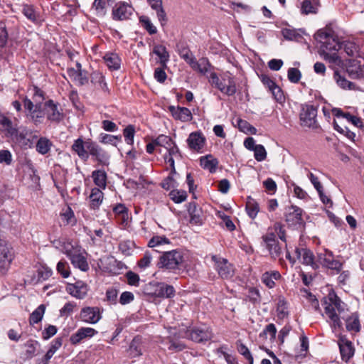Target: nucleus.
I'll list each match as a JSON object with an SVG mask.
<instances>
[{
    "label": "nucleus",
    "instance_id": "nucleus-1",
    "mask_svg": "<svg viewBox=\"0 0 364 364\" xmlns=\"http://www.w3.org/2000/svg\"><path fill=\"white\" fill-rule=\"evenodd\" d=\"M321 46V55L331 63L339 65L341 62L338 51L342 48L338 38L330 30H319L315 35Z\"/></svg>",
    "mask_w": 364,
    "mask_h": 364
},
{
    "label": "nucleus",
    "instance_id": "nucleus-2",
    "mask_svg": "<svg viewBox=\"0 0 364 364\" xmlns=\"http://www.w3.org/2000/svg\"><path fill=\"white\" fill-rule=\"evenodd\" d=\"M209 82L222 94L231 97L237 92L235 77L230 72L226 71L218 75L211 73L209 77Z\"/></svg>",
    "mask_w": 364,
    "mask_h": 364
},
{
    "label": "nucleus",
    "instance_id": "nucleus-3",
    "mask_svg": "<svg viewBox=\"0 0 364 364\" xmlns=\"http://www.w3.org/2000/svg\"><path fill=\"white\" fill-rule=\"evenodd\" d=\"M184 259L181 252H163L159 257L157 267L159 269L176 273L184 268Z\"/></svg>",
    "mask_w": 364,
    "mask_h": 364
},
{
    "label": "nucleus",
    "instance_id": "nucleus-4",
    "mask_svg": "<svg viewBox=\"0 0 364 364\" xmlns=\"http://www.w3.org/2000/svg\"><path fill=\"white\" fill-rule=\"evenodd\" d=\"M143 293L152 299H170L175 296L176 290L164 282H151L144 287Z\"/></svg>",
    "mask_w": 364,
    "mask_h": 364
},
{
    "label": "nucleus",
    "instance_id": "nucleus-5",
    "mask_svg": "<svg viewBox=\"0 0 364 364\" xmlns=\"http://www.w3.org/2000/svg\"><path fill=\"white\" fill-rule=\"evenodd\" d=\"M23 105L25 115L36 125L40 124L45 114L42 103L35 100L34 104L31 99L25 97L23 100Z\"/></svg>",
    "mask_w": 364,
    "mask_h": 364
},
{
    "label": "nucleus",
    "instance_id": "nucleus-6",
    "mask_svg": "<svg viewBox=\"0 0 364 364\" xmlns=\"http://www.w3.org/2000/svg\"><path fill=\"white\" fill-rule=\"evenodd\" d=\"M186 336L195 343H205L212 338L213 334L208 327L201 326L190 328L186 331Z\"/></svg>",
    "mask_w": 364,
    "mask_h": 364
},
{
    "label": "nucleus",
    "instance_id": "nucleus-7",
    "mask_svg": "<svg viewBox=\"0 0 364 364\" xmlns=\"http://www.w3.org/2000/svg\"><path fill=\"white\" fill-rule=\"evenodd\" d=\"M212 260L215 262V268L222 279H228L234 276L233 265L227 259L213 255Z\"/></svg>",
    "mask_w": 364,
    "mask_h": 364
},
{
    "label": "nucleus",
    "instance_id": "nucleus-8",
    "mask_svg": "<svg viewBox=\"0 0 364 364\" xmlns=\"http://www.w3.org/2000/svg\"><path fill=\"white\" fill-rule=\"evenodd\" d=\"M317 108L312 105H302L299 114L301 124L307 127H316Z\"/></svg>",
    "mask_w": 364,
    "mask_h": 364
},
{
    "label": "nucleus",
    "instance_id": "nucleus-9",
    "mask_svg": "<svg viewBox=\"0 0 364 364\" xmlns=\"http://www.w3.org/2000/svg\"><path fill=\"white\" fill-rule=\"evenodd\" d=\"M132 6L125 1L117 2L112 9V17L114 21H125L133 14Z\"/></svg>",
    "mask_w": 364,
    "mask_h": 364
},
{
    "label": "nucleus",
    "instance_id": "nucleus-10",
    "mask_svg": "<svg viewBox=\"0 0 364 364\" xmlns=\"http://www.w3.org/2000/svg\"><path fill=\"white\" fill-rule=\"evenodd\" d=\"M87 150L89 156H92L100 164L106 166L109 164V156L99 145L92 140H88Z\"/></svg>",
    "mask_w": 364,
    "mask_h": 364
},
{
    "label": "nucleus",
    "instance_id": "nucleus-11",
    "mask_svg": "<svg viewBox=\"0 0 364 364\" xmlns=\"http://www.w3.org/2000/svg\"><path fill=\"white\" fill-rule=\"evenodd\" d=\"M47 119L51 122H60L63 118V113L59 109V104L53 100L46 101L44 104Z\"/></svg>",
    "mask_w": 364,
    "mask_h": 364
},
{
    "label": "nucleus",
    "instance_id": "nucleus-12",
    "mask_svg": "<svg viewBox=\"0 0 364 364\" xmlns=\"http://www.w3.org/2000/svg\"><path fill=\"white\" fill-rule=\"evenodd\" d=\"M67 73L70 78L80 86H83L88 83L87 72L82 69V65L79 62H76V68H68Z\"/></svg>",
    "mask_w": 364,
    "mask_h": 364
},
{
    "label": "nucleus",
    "instance_id": "nucleus-13",
    "mask_svg": "<svg viewBox=\"0 0 364 364\" xmlns=\"http://www.w3.org/2000/svg\"><path fill=\"white\" fill-rule=\"evenodd\" d=\"M318 259L322 266L335 270L336 274L339 273L342 269V262L334 257L332 252L321 253L318 255Z\"/></svg>",
    "mask_w": 364,
    "mask_h": 364
},
{
    "label": "nucleus",
    "instance_id": "nucleus-14",
    "mask_svg": "<svg viewBox=\"0 0 364 364\" xmlns=\"http://www.w3.org/2000/svg\"><path fill=\"white\" fill-rule=\"evenodd\" d=\"M101 314L102 311H100L99 307L86 306L81 309L80 318L81 321L85 323L95 324L101 319Z\"/></svg>",
    "mask_w": 364,
    "mask_h": 364
},
{
    "label": "nucleus",
    "instance_id": "nucleus-15",
    "mask_svg": "<svg viewBox=\"0 0 364 364\" xmlns=\"http://www.w3.org/2000/svg\"><path fill=\"white\" fill-rule=\"evenodd\" d=\"M346 72L351 79L364 78V63L357 59L349 60L346 63Z\"/></svg>",
    "mask_w": 364,
    "mask_h": 364
},
{
    "label": "nucleus",
    "instance_id": "nucleus-16",
    "mask_svg": "<svg viewBox=\"0 0 364 364\" xmlns=\"http://www.w3.org/2000/svg\"><path fill=\"white\" fill-rule=\"evenodd\" d=\"M205 141V137L200 132H194L189 134L187 144L190 149L199 152L204 147Z\"/></svg>",
    "mask_w": 364,
    "mask_h": 364
},
{
    "label": "nucleus",
    "instance_id": "nucleus-17",
    "mask_svg": "<svg viewBox=\"0 0 364 364\" xmlns=\"http://www.w3.org/2000/svg\"><path fill=\"white\" fill-rule=\"evenodd\" d=\"M0 132H4L7 137L18 135L16 124H14L11 119L1 113H0Z\"/></svg>",
    "mask_w": 364,
    "mask_h": 364
},
{
    "label": "nucleus",
    "instance_id": "nucleus-18",
    "mask_svg": "<svg viewBox=\"0 0 364 364\" xmlns=\"http://www.w3.org/2000/svg\"><path fill=\"white\" fill-rule=\"evenodd\" d=\"M88 140L84 141L81 137L75 139L71 146V150L76 154L83 161H87L89 159L87 150Z\"/></svg>",
    "mask_w": 364,
    "mask_h": 364
},
{
    "label": "nucleus",
    "instance_id": "nucleus-19",
    "mask_svg": "<svg viewBox=\"0 0 364 364\" xmlns=\"http://www.w3.org/2000/svg\"><path fill=\"white\" fill-rule=\"evenodd\" d=\"M302 212L301 208L292 205L287 213L286 221L289 225L301 226L303 223Z\"/></svg>",
    "mask_w": 364,
    "mask_h": 364
},
{
    "label": "nucleus",
    "instance_id": "nucleus-20",
    "mask_svg": "<svg viewBox=\"0 0 364 364\" xmlns=\"http://www.w3.org/2000/svg\"><path fill=\"white\" fill-rule=\"evenodd\" d=\"M97 333V331L92 328L81 327L70 336V341L73 345H77L85 338H92Z\"/></svg>",
    "mask_w": 364,
    "mask_h": 364
},
{
    "label": "nucleus",
    "instance_id": "nucleus-21",
    "mask_svg": "<svg viewBox=\"0 0 364 364\" xmlns=\"http://www.w3.org/2000/svg\"><path fill=\"white\" fill-rule=\"evenodd\" d=\"M166 152L164 156V161L166 164H168L170 168L172 169V173H176L174 158L181 157L179 149L177 145L173 141V144L168 146L166 149Z\"/></svg>",
    "mask_w": 364,
    "mask_h": 364
},
{
    "label": "nucleus",
    "instance_id": "nucleus-22",
    "mask_svg": "<svg viewBox=\"0 0 364 364\" xmlns=\"http://www.w3.org/2000/svg\"><path fill=\"white\" fill-rule=\"evenodd\" d=\"M68 257L70 258L71 263L74 267L79 268L83 272L89 269V265L85 255L80 252H75L76 254H73V252H65Z\"/></svg>",
    "mask_w": 364,
    "mask_h": 364
},
{
    "label": "nucleus",
    "instance_id": "nucleus-23",
    "mask_svg": "<svg viewBox=\"0 0 364 364\" xmlns=\"http://www.w3.org/2000/svg\"><path fill=\"white\" fill-rule=\"evenodd\" d=\"M188 213L190 216V223L196 225L203 224L202 210L195 202L189 203Z\"/></svg>",
    "mask_w": 364,
    "mask_h": 364
},
{
    "label": "nucleus",
    "instance_id": "nucleus-24",
    "mask_svg": "<svg viewBox=\"0 0 364 364\" xmlns=\"http://www.w3.org/2000/svg\"><path fill=\"white\" fill-rule=\"evenodd\" d=\"M169 111L171 112L173 118L176 120L181 122H189L193 119L192 114L190 109L183 107H174L170 106Z\"/></svg>",
    "mask_w": 364,
    "mask_h": 364
},
{
    "label": "nucleus",
    "instance_id": "nucleus-25",
    "mask_svg": "<svg viewBox=\"0 0 364 364\" xmlns=\"http://www.w3.org/2000/svg\"><path fill=\"white\" fill-rule=\"evenodd\" d=\"M321 7L320 0H303L300 12L302 15L316 14Z\"/></svg>",
    "mask_w": 364,
    "mask_h": 364
},
{
    "label": "nucleus",
    "instance_id": "nucleus-26",
    "mask_svg": "<svg viewBox=\"0 0 364 364\" xmlns=\"http://www.w3.org/2000/svg\"><path fill=\"white\" fill-rule=\"evenodd\" d=\"M342 360L347 363L354 355V348L350 341L341 338L338 343Z\"/></svg>",
    "mask_w": 364,
    "mask_h": 364
},
{
    "label": "nucleus",
    "instance_id": "nucleus-27",
    "mask_svg": "<svg viewBox=\"0 0 364 364\" xmlns=\"http://www.w3.org/2000/svg\"><path fill=\"white\" fill-rule=\"evenodd\" d=\"M189 66L193 71L201 75H205L211 67V64L207 58H201L198 60L195 59L190 63Z\"/></svg>",
    "mask_w": 364,
    "mask_h": 364
},
{
    "label": "nucleus",
    "instance_id": "nucleus-28",
    "mask_svg": "<svg viewBox=\"0 0 364 364\" xmlns=\"http://www.w3.org/2000/svg\"><path fill=\"white\" fill-rule=\"evenodd\" d=\"M90 80L93 85L97 86L98 89L101 90L103 92L106 94L109 93V87L105 82V77L102 73L93 71L90 75Z\"/></svg>",
    "mask_w": 364,
    "mask_h": 364
},
{
    "label": "nucleus",
    "instance_id": "nucleus-29",
    "mask_svg": "<svg viewBox=\"0 0 364 364\" xmlns=\"http://www.w3.org/2000/svg\"><path fill=\"white\" fill-rule=\"evenodd\" d=\"M152 53L159 57L160 65L164 68H167V63L169 61L170 55L166 48L161 44L155 45L153 48Z\"/></svg>",
    "mask_w": 364,
    "mask_h": 364
},
{
    "label": "nucleus",
    "instance_id": "nucleus-30",
    "mask_svg": "<svg viewBox=\"0 0 364 364\" xmlns=\"http://www.w3.org/2000/svg\"><path fill=\"white\" fill-rule=\"evenodd\" d=\"M333 80L336 85L343 90H356V85L348 80L344 74H341L340 71L335 70L333 73Z\"/></svg>",
    "mask_w": 364,
    "mask_h": 364
},
{
    "label": "nucleus",
    "instance_id": "nucleus-31",
    "mask_svg": "<svg viewBox=\"0 0 364 364\" xmlns=\"http://www.w3.org/2000/svg\"><path fill=\"white\" fill-rule=\"evenodd\" d=\"M104 198V193L101 189L93 188L91 190L90 199V208L92 210H97L101 205Z\"/></svg>",
    "mask_w": 364,
    "mask_h": 364
},
{
    "label": "nucleus",
    "instance_id": "nucleus-32",
    "mask_svg": "<svg viewBox=\"0 0 364 364\" xmlns=\"http://www.w3.org/2000/svg\"><path fill=\"white\" fill-rule=\"evenodd\" d=\"M103 59L109 70H119L121 66V58L117 53L112 52L107 53L104 55Z\"/></svg>",
    "mask_w": 364,
    "mask_h": 364
},
{
    "label": "nucleus",
    "instance_id": "nucleus-33",
    "mask_svg": "<svg viewBox=\"0 0 364 364\" xmlns=\"http://www.w3.org/2000/svg\"><path fill=\"white\" fill-rule=\"evenodd\" d=\"M282 275L278 271L265 272L262 274L261 280L268 288L272 289L275 286L274 280H279Z\"/></svg>",
    "mask_w": 364,
    "mask_h": 364
},
{
    "label": "nucleus",
    "instance_id": "nucleus-34",
    "mask_svg": "<svg viewBox=\"0 0 364 364\" xmlns=\"http://www.w3.org/2000/svg\"><path fill=\"white\" fill-rule=\"evenodd\" d=\"M346 327L348 331L359 332L360 331V323L358 313H353L346 320Z\"/></svg>",
    "mask_w": 364,
    "mask_h": 364
},
{
    "label": "nucleus",
    "instance_id": "nucleus-35",
    "mask_svg": "<svg viewBox=\"0 0 364 364\" xmlns=\"http://www.w3.org/2000/svg\"><path fill=\"white\" fill-rule=\"evenodd\" d=\"M14 259L12 252H0V273L5 274Z\"/></svg>",
    "mask_w": 364,
    "mask_h": 364
},
{
    "label": "nucleus",
    "instance_id": "nucleus-36",
    "mask_svg": "<svg viewBox=\"0 0 364 364\" xmlns=\"http://www.w3.org/2000/svg\"><path fill=\"white\" fill-rule=\"evenodd\" d=\"M92 178L97 188L105 189L107 186V173L104 170L93 171Z\"/></svg>",
    "mask_w": 364,
    "mask_h": 364
},
{
    "label": "nucleus",
    "instance_id": "nucleus-37",
    "mask_svg": "<svg viewBox=\"0 0 364 364\" xmlns=\"http://www.w3.org/2000/svg\"><path fill=\"white\" fill-rule=\"evenodd\" d=\"M200 166L208 170L210 173H214L216 171L218 161L213 158L210 154L205 156H202L200 159Z\"/></svg>",
    "mask_w": 364,
    "mask_h": 364
},
{
    "label": "nucleus",
    "instance_id": "nucleus-38",
    "mask_svg": "<svg viewBox=\"0 0 364 364\" xmlns=\"http://www.w3.org/2000/svg\"><path fill=\"white\" fill-rule=\"evenodd\" d=\"M245 209L248 216L252 219H255L259 211V204L251 196H248L247 198Z\"/></svg>",
    "mask_w": 364,
    "mask_h": 364
},
{
    "label": "nucleus",
    "instance_id": "nucleus-39",
    "mask_svg": "<svg viewBox=\"0 0 364 364\" xmlns=\"http://www.w3.org/2000/svg\"><path fill=\"white\" fill-rule=\"evenodd\" d=\"M128 353L132 358H136L142 354L141 341L140 338L136 336L133 338L129 344Z\"/></svg>",
    "mask_w": 364,
    "mask_h": 364
},
{
    "label": "nucleus",
    "instance_id": "nucleus-40",
    "mask_svg": "<svg viewBox=\"0 0 364 364\" xmlns=\"http://www.w3.org/2000/svg\"><path fill=\"white\" fill-rule=\"evenodd\" d=\"M22 14L31 22L38 21L40 14L36 10L35 7L31 4H23L22 6Z\"/></svg>",
    "mask_w": 364,
    "mask_h": 364
},
{
    "label": "nucleus",
    "instance_id": "nucleus-41",
    "mask_svg": "<svg viewBox=\"0 0 364 364\" xmlns=\"http://www.w3.org/2000/svg\"><path fill=\"white\" fill-rule=\"evenodd\" d=\"M262 240L268 250H280L282 249V247H278L276 235L274 232L267 233L262 237Z\"/></svg>",
    "mask_w": 364,
    "mask_h": 364
},
{
    "label": "nucleus",
    "instance_id": "nucleus-42",
    "mask_svg": "<svg viewBox=\"0 0 364 364\" xmlns=\"http://www.w3.org/2000/svg\"><path fill=\"white\" fill-rule=\"evenodd\" d=\"M91 11L97 17H103L107 13V4L104 0H94Z\"/></svg>",
    "mask_w": 364,
    "mask_h": 364
},
{
    "label": "nucleus",
    "instance_id": "nucleus-43",
    "mask_svg": "<svg viewBox=\"0 0 364 364\" xmlns=\"http://www.w3.org/2000/svg\"><path fill=\"white\" fill-rule=\"evenodd\" d=\"M52 145L50 139L46 137H41L36 145V151L39 154L45 155L50 151Z\"/></svg>",
    "mask_w": 364,
    "mask_h": 364
},
{
    "label": "nucleus",
    "instance_id": "nucleus-44",
    "mask_svg": "<svg viewBox=\"0 0 364 364\" xmlns=\"http://www.w3.org/2000/svg\"><path fill=\"white\" fill-rule=\"evenodd\" d=\"M46 311V306L44 304L39 305L30 315L29 323L33 326L41 321L43 314Z\"/></svg>",
    "mask_w": 364,
    "mask_h": 364
},
{
    "label": "nucleus",
    "instance_id": "nucleus-45",
    "mask_svg": "<svg viewBox=\"0 0 364 364\" xmlns=\"http://www.w3.org/2000/svg\"><path fill=\"white\" fill-rule=\"evenodd\" d=\"M277 317L279 319H283L289 315L287 311V303L284 297L280 296L278 299L277 306Z\"/></svg>",
    "mask_w": 364,
    "mask_h": 364
},
{
    "label": "nucleus",
    "instance_id": "nucleus-46",
    "mask_svg": "<svg viewBox=\"0 0 364 364\" xmlns=\"http://www.w3.org/2000/svg\"><path fill=\"white\" fill-rule=\"evenodd\" d=\"M139 22L143 28L150 34L154 35L157 33L156 27L152 23L151 19L146 16H141L139 18Z\"/></svg>",
    "mask_w": 364,
    "mask_h": 364
},
{
    "label": "nucleus",
    "instance_id": "nucleus-47",
    "mask_svg": "<svg viewBox=\"0 0 364 364\" xmlns=\"http://www.w3.org/2000/svg\"><path fill=\"white\" fill-rule=\"evenodd\" d=\"M325 313L328 316L329 318L332 321L335 326H341V322L340 318L331 304H328L325 306Z\"/></svg>",
    "mask_w": 364,
    "mask_h": 364
},
{
    "label": "nucleus",
    "instance_id": "nucleus-48",
    "mask_svg": "<svg viewBox=\"0 0 364 364\" xmlns=\"http://www.w3.org/2000/svg\"><path fill=\"white\" fill-rule=\"evenodd\" d=\"M37 275L38 277L34 282L35 284L41 282L43 281H45L48 279L51 275H52V270L45 266H41L39 269L37 270Z\"/></svg>",
    "mask_w": 364,
    "mask_h": 364
},
{
    "label": "nucleus",
    "instance_id": "nucleus-49",
    "mask_svg": "<svg viewBox=\"0 0 364 364\" xmlns=\"http://www.w3.org/2000/svg\"><path fill=\"white\" fill-rule=\"evenodd\" d=\"M277 328L274 323H269L265 326L264 330L259 333V338H267V335L269 334L270 340L275 341L277 334Z\"/></svg>",
    "mask_w": 364,
    "mask_h": 364
},
{
    "label": "nucleus",
    "instance_id": "nucleus-50",
    "mask_svg": "<svg viewBox=\"0 0 364 364\" xmlns=\"http://www.w3.org/2000/svg\"><path fill=\"white\" fill-rule=\"evenodd\" d=\"M125 142L129 145H133L135 135V128L133 125L127 126L123 130Z\"/></svg>",
    "mask_w": 364,
    "mask_h": 364
},
{
    "label": "nucleus",
    "instance_id": "nucleus-51",
    "mask_svg": "<svg viewBox=\"0 0 364 364\" xmlns=\"http://www.w3.org/2000/svg\"><path fill=\"white\" fill-rule=\"evenodd\" d=\"M176 174V172L172 173V169L171 168L170 174L161 182L162 188L166 190H170L176 187L177 182L174 178V176Z\"/></svg>",
    "mask_w": 364,
    "mask_h": 364
},
{
    "label": "nucleus",
    "instance_id": "nucleus-52",
    "mask_svg": "<svg viewBox=\"0 0 364 364\" xmlns=\"http://www.w3.org/2000/svg\"><path fill=\"white\" fill-rule=\"evenodd\" d=\"M169 240L164 235H156L154 236L148 242L149 247H155L160 246L164 244H169Z\"/></svg>",
    "mask_w": 364,
    "mask_h": 364
},
{
    "label": "nucleus",
    "instance_id": "nucleus-53",
    "mask_svg": "<svg viewBox=\"0 0 364 364\" xmlns=\"http://www.w3.org/2000/svg\"><path fill=\"white\" fill-rule=\"evenodd\" d=\"M27 349L25 352L26 358H32L35 355L36 347L39 346L40 344L37 341L29 340L25 344Z\"/></svg>",
    "mask_w": 364,
    "mask_h": 364
},
{
    "label": "nucleus",
    "instance_id": "nucleus-54",
    "mask_svg": "<svg viewBox=\"0 0 364 364\" xmlns=\"http://www.w3.org/2000/svg\"><path fill=\"white\" fill-rule=\"evenodd\" d=\"M344 51L348 56H356L358 53V46L351 41H345L343 44Z\"/></svg>",
    "mask_w": 364,
    "mask_h": 364
},
{
    "label": "nucleus",
    "instance_id": "nucleus-55",
    "mask_svg": "<svg viewBox=\"0 0 364 364\" xmlns=\"http://www.w3.org/2000/svg\"><path fill=\"white\" fill-rule=\"evenodd\" d=\"M100 141L106 144H112L117 146V143L122 141V136L120 135L114 136L107 134H102Z\"/></svg>",
    "mask_w": 364,
    "mask_h": 364
},
{
    "label": "nucleus",
    "instance_id": "nucleus-56",
    "mask_svg": "<svg viewBox=\"0 0 364 364\" xmlns=\"http://www.w3.org/2000/svg\"><path fill=\"white\" fill-rule=\"evenodd\" d=\"M154 140V144H156L157 147L160 146L166 149L168 146H171L173 144V141L171 138L164 134L159 135Z\"/></svg>",
    "mask_w": 364,
    "mask_h": 364
},
{
    "label": "nucleus",
    "instance_id": "nucleus-57",
    "mask_svg": "<svg viewBox=\"0 0 364 364\" xmlns=\"http://www.w3.org/2000/svg\"><path fill=\"white\" fill-rule=\"evenodd\" d=\"M171 198L176 203H181L186 200L187 193L184 191L173 190L170 193Z\"/></svg>",
    "mask_w": 364,
    "mask_h": 364
},
{
    "label": "nucleus",
    "instance_id": "nucleus-58",
    "mask_svg": "<svg viewBox=\"0 0 364 364\" xmlns=\"http://www.w3.org/2000/svg\"><path fill=\"white\" fill-rule=\"evenodd\" d=\"M237 350L248 360L250 364H253V357L248 348L245 344L241 342L237 343Z\"/></svg>",
    "mask_w": 364,
    "mask_h": 364
},
{
    "label": "nucleus",
    "instance_id": "nucleus-59",
    "mask_svg": "<svg viewBox=\"0 0 364 364\" xmlns=\"http://www.w3.org/2000/svg\"><path fill=\"white\" fill-rule=\"evenodd\" d=\"M253 151L255 159L257 161H262L267 158V151L264 146L262 144H257Z\"/></svg>",
    "mask_w": 364,
    "mask_h": 364
},
{
    "label": "nucleus",
    "instance_id": "nucleus-60",
    "mask_svg": "<svg viewBox=\"0 0 364 364\" xmlns=\"http://www.w3.org/2000/svg\"><path fill=\"white\" fill-rule=\"evenodd\" d=\"M288 79L291 82L297 83L301 77L300 70L295 68H290L287 73Z\"/></svg>",
    "mask_w": 364,
    "mask_h": 364
},
{
    "label": "nucleus",
    "instance_id": "nucleus-61",
    "mask_svg": "<svg viewBox=\"0 0 364 364\" xmlns=\"http://www.w3.org/2000/svg\"><path fill=\"white\" fill-rule=\"evenodd\" d=\"M304 264L311 265L314 269L317 267L316 262L314 261L315 257L313 254V252H303L302 255Z\"/></svg>",
    "mask_w": 364,
    "mask_h": 364
},
{
    "label": "nucleus",
    "instance_id": "nucleus-62",
    "mask_svg": "<svg viewBox=\"0 0 364 364\" xmlns=\"http://www.w3.org/2000/svg\"><path fill=\"white\" fill-rule=\"evenodd\" d=\"M156 17L162 27L166 25L168 22V17L163 6L154 9Z\"/></svg>",
    "mask_w": 364,
    "mask_h": 364
},
{
    "label": "nucleus",
    "instance_id": "nucleus-63",
    "mask_svg": "<svg viewBox=\"0 0 364 364\" xmlns=\"http://www.w3.org/2000/svg\"><path fill=\"white\" fill-rule=\"evenodd\" d=\"M55 247L59 249L60 250H74V245L68 241H66L65 239H63L62 240L54 242Z\"/></svg>",
    "mask_w": 364,
    "mask_h": 364
},
{
    "label": "nucleus",
    "instance_id": "nucleus-64",
    "mask_svg": "<svg viewBox=\"0 0 364 364\" xmlns=\"http://www.w3.org/2000/svg\"><path fill=\"white\" fill-rule=\"evenodd\" d=\"M60 216L65 220L66 224H74L75 223L74 213L70 207H68L63 213H60Z\"/></svg>",
    "mask_w": 364,
    "mask_h": 364
}]
</instances>
